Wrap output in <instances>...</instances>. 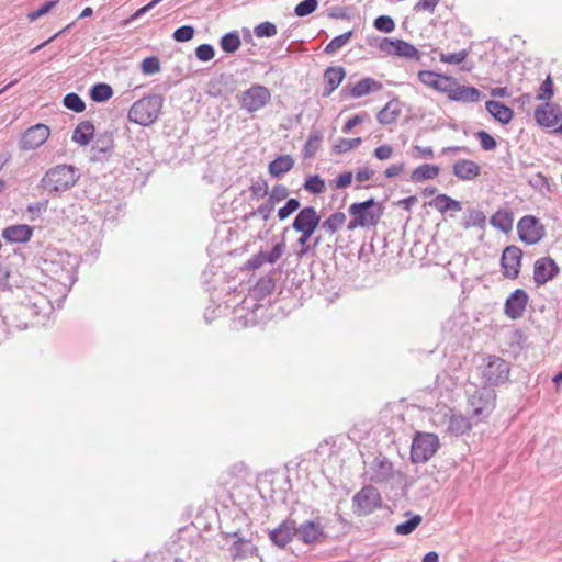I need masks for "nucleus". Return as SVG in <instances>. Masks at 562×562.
I'll return each mask as SVG.
<instances>
[{"label":"nucleus","instance_id":"412c9836","mask_svg":"<svg viewBox=\"0 0 562 562\" xmlns=\"http://www.w3.org/2000/svg\"><path fill=\"white\" fill-rule=\"evenodd\" d=\"M383 88L382 82L375 80L372 77H366L359 80L355 86L352 87H344L341 90V93L346 97H351L355 99L364 97L371 92H378L381 91Z\"/></svg>","mask_w":562,"mask_h":562},{"label":"nucleus","instance_id":"423d86ee","mask_svg":"<svg viewBox=\"0 0 562 562\" xmlns=\"http://www.w3.org/2000/svg\"><path fill=\"white\" fill-rule=\"evenodd\" d=\"M438 436L431 432L417 431L411 446V460L413 463L427 462L438 450Z\"/></svg>","mask_w":562,"mask_h":562},{"label":"nucleus","instance_id":"39448f33","mask_svg":"<svg viewBox=\"0 0 562 562\" xmlns=\"http://www.w3.org/2000/svg\"><path fill=\"white\" fill-rule=\"evenodd\" d=\"M221 533L226 539L231 538L234 540L228 548L229 557L233 561H241L258 555L259 550L257 546L252 543L251 539L246 538L239 528L232 530L222 527Z\"/></svg>","mask_w":562,"mask_h":562},{"label":"nucleus","instance_id":"9b49d317","mask_svg":"<svg viewBox=\"0 0 562 562\" xmlns=\"http://www.w3.org/2000/svg\"><path fill=\"white\" fill-rule=\"evenodd\" d=\"M378 47L385 54L414 59L417 61L420 60L422 57L420 52L413 44L404 40L383 37L379 42Z\"/></svg>","mask_w":562,"mask_h":562},{"label":"nucleus","instance_id":"2eb2a0df","mask_svg":"<svg viewBox=\"0 0 562 562\" xmlns=\"http://www.w3.org/2000/svg\"><path fill=\"white\" fill-rule=\"evenodd\" d=\"M50 131L47 125L37 123L29 127L21 136L19 147L22 150H33L43 145L49 137Z\"/></svg>","mask_w":562,"mask_h":562},{"label":"nucleus","instance_id":"ddd939ff","mask_svg":"<svg viewBox=\"0 0 562 562\" xmlns=\"http://www.w3.org/2000/svg\"><path fill=\"white\" fill-rule=\"evenodd\" d=\"M296 537L295 533V510L284 519L278 527L269 531L270 541L280 549H284Z\"/></svg>","mask_w":562,"mask_h":562},{"label":"nucleus","instance_id":"bf43d9fd","mask_svg":"<svg viewBox=\"0 0 562 562\" xmlns=\"http://www.w3.org/2000/svg\"><path fill=\"white\" fill-rule=\"evenodd\" d=\"M276 283L274 280L271 277H263L261 278L255 288V291L260 294L261 296H266L274 290Z\"/></svg>","mask_w":562,"mask_h":562},{"label":"nucleus","instance_id":"cd10ccee","mask_svg":"<svg viewBox=\"0 0 562 562\" xmlns=\"http://www.w3.org/2000/svg\"><path fill=\"white\" fill-rule=\"evenodd\" d=\"M114 147L113 134L111 132H105L97 137L94 140L91 153L92 159L100 160L104 156L109 155Z\"/></svg>","mask_w":562,"mask_h":562},{"label":"nucleus","instance_id":"5701e85b","mask_svg":"<svg viewBox=\"0 0 562 562\" xmlns=\"http://www.w3.org/2000/svg\"><path fill=\"white\" fill-rule=\"evenodd\" d=\"M452 87L449 88L448 98L451 101H458L463 103H474L481 98V92L475 87L460 86L456 78H453Z\"/></svg>","mask_w":562,"mask_h":562},{"label":"nucleus","instance_id":"338daca9","mask_svg":"<svg viewBox=\"0 0 562 562\" xmlns=\"http://www.w3.org/2000/svg\"><path fill=\"white\" fill-rule=\"evenodd\" d=\"M300 237L297 238V244L301 246L300 251L297 252L299 257H303L312 251V246L308 244V240L313 237L314 234L307 232H299Z\"/></svg>","mask_w":562,"mask_h":562},{"label":"nucleus","instance_id":"c85d7f7f","mask_svg":"<svg viewBox=\"0 0 562 562\" xmlns=\"http://www.w3.org/2000/svg\"><path fill=\"white\" fill-rule=\"evenodd\" d=\"M485 109L496 121L502 124H508L513 120L514 111L499 101H486Z\"/></svg>","mask_w":562,"mask_h":562},{"label":"nucleus","instance_id":"58836bf2","mask_svg":"<svg viewBox=\"0 0 562 562\" xmlns=\"http://www.w3.org/2000/svg\"><path fill=\"white\" fill-rule=\"evenodd\" d=\"M241 41L238 32L233 31L224 34L220 40V46L222 50L228 54H233L239 49Z\"/></svg>","mask_w":562,"mask_h":562},{"label":"nucleus","instance_id":"393cba45","mask_svg":"<svg viewBox=\"0 0 562 562\" xmlns=\"http://www.w3.org/2000/svg\"><path fill=\"white\" fill-rule=\"evenodd\" d=\"M403 103L398 98L390 100L376 114V120L381 125L395 123L402 113Z\"/></svg>","mask_w":562,"mask_h":562},{"label":"nucleus","instance_id":"f8f14e48","mask_svg":"<svg viewBox=\"0 0 562 562\" xmlns=\"http://www.w3.org/2000/svg\"><path fill=\"white\" fill-rule=\"evenodd\" d=\"M519 239L526 245L538 244L544 236V226L533 215H525L517 223Z\"/></svg>","mask_w":562,"mask_h":562},{"label":"nucleus","instance_id":"a18cd8bd","mask_svg":"<svg viewBox=\"0 0 562 562\" xmlns=\"http://www.w3.org/2000/svg\"><path fill=\"white\" fill-rule=\"evenodd\" d=\"M362 143L361 137L356 138H339L338 142L333 146L334 154H344L351 149H355Z\"/></svg>","mask_w":562,"mask_h":562},{"label":"nucleus","instance_id":"f704fd0d","mask_svg":"<svg viewBox=\"0 0 562 562\" xmlns=\"http://www.w3.org/2000/svg\"><path fill=\"white\" fill-rule=\"evenodd\" d=\"M438 175L439 167L437 165L423 164L412 171L411 179L414 182H422L428 179H434Z\"/></svg>","mask_w":562,"mask_h":562},{"label":"nucleus","instance_id":"e433bc0d","mask_svg":"<svg viewBox=\"0 0 562 562\" xmlns=\"http://www.w3.org/2000/svg\"><path fill=\"white\" fill-rule=\"evenodd\" d=\"M89 95L94 102H105L113 95V89L105 82H99L93 85L89 90Z\"/></svg>","mask_w":562,"mask_h":562},{"label":"nucleus","instance_id":"aec40b11","mask_svg":"<svg viewBox=\"0 0 562 562\" xmlns=\"http://www.w3.org/2000/svg\"><path fill=\"white\" fill-rule=\"evenodd\" d=\"M560 268L551 257L538 259L533 266V281L537 285H543L559 274Z\"/></svg>","mask_w":562,"mask_h":562},{"label":"nucleus","instance_id":"4d7b16f0","mask_svg":"<svg viewBox=\"0 0 562 562\" xmlns=\"http://www.w3.org/2000/svg\"><path fill=\"white\" fill-rule=\"evenodd\" d=\"M195 30L192 25H182L175 30L172 37L176 42H188L193 38Z\"/></svg>","mask_w":562,"mask_h":562},{"label":"nucleus","instance_id":"0e129e2a","mask_svg":"<svg viewBox=\"0 0 562 562\" xmlns=\"http://www.w3.org/2000/svg\"><path fill=\"white\" fill-rule=\"evenodd\" d=\"M475 136L484 150H493L497 145L495 138L485 131H479Z\"/></svg>","mask_w":562,"mask_h":562},{"label":"nucleus","instance_id":"f03ea898","mask_svg":"<svg viewBox=\"0 0 562 562\" xmlns=\"http://www.w3.org/2000/svg\"><path fill=\"white\" fill-rule=\"evenodd\" d=\"M351 216L347 224V229L352 232L357 228L375 227L384 214V206L376 202L374 198H369L362 202H355L348 209Z\"/></svg>","mask_w":562,"mask_h":562},{"label":"nucleus","instance_id":"4468645a","mask_svg":"<svg viewBox=\"0 0 562 562\" xmlns=\"http://www.w3.org/2000/svg\"><path fill=\"white\" fill-rule=\"evenodd\" d=\"M522 251L519 247L510 245L505 247L501 257V267L505 278H518L521 267Z\"/></svg>","mask_w":562,"mask_h":562},{"label":"nucleus","instance_id":"6e6d98bb","mask_svg":"<svg viewBox=\"0 0 562 562\" xmlns=\"http://www.w3.org/2000/svg\"><path fill=\"white\" fill-rule=\"evenodd\" d=\"M277 32V26L269 21L262 22L254 29V33L257 37H272Z\"/></svg>","mask_w":562,"mask_h":562},{"label":"nucleus","instance_id":"7ed1b4c3","mask_svg":"<svg viewBox=\"0 0 562 562\" xmlns=\"http://www.w3.org/2000/svg\"><path fill=\"white\" fill-rule=\"evenodd\" d=\"M162 104L164 98L160 94L144 97L132 104L127 117L138 125L149 126L158 120Z\"/></svg>","mask_w":562,"mask_h":562},{"label":"nucleus","instance_id":"a878e982","mask_svg":"<svg viewBox=\"0 0 562 562\" xmlns=\"http://www.w3.org/2000/svg\"><path fill=\"white\" fill-rule=\"evenodd\" d=\"M346 71L341 66H330L324 71L325 89L323 97H329L342 82Z\"/></svg>","mask_w":562,"mask_h":562},{"label":"nucleus","instance_id":"69168bd1","mask_svg":"<svg viewBox=\"0 0 562 562\" xmlns=\"http://www.w3.org/2000/svg\"><path fill=\"white\" fill-rule=\"evenodd\" d=\"M285 250V243L282 239L281 241L277 243L272 249L267 252L266 260L268 263H276L284 254Z\"/></svg>","mask_w":562,"mask_h":562},{"label":"nucleus","instance_id":"de8ad7c7","mask_svg":"<svg viewBox=\"0 0 562 562\" xmlns=\"http://www.w3.org/2000/svg\"><path fill=\"white\" fill-rule=\"evenodd\" d=\"M318 7V0H303L294 8V14L299 18L312 14Z\"/></svg>","mask_w":562,"mask_h":562},{"label":"nucleus","instance_id":"a19ab883","mask_svg":"<svg viewBox=\"0 0 562 562\" xmlns=\"http://www.w3.org/2000/svg\"><path fill=\"white\" fill-rule=\"evenodd\" d=\"M472 427L471 423L467 417H463L461 415H452L449 420V431L454 435H463L468 430H470Z\"/></svg>","mask_w":562,"mask_h":562},{"label":"nucleus","instance_id":"4c0bfd02","mask_svg":"<svg viewBox=\"0 0 562 562\" xmlns=\"http://www.w3.org/2000/svg\"><path fill=\"white\" fill-rule=\"evenodd\" d=\"M323 140V133L319 130H312L308 139L303 148L304 158L313 157L318 148L321 147V143Z\"/></svg>","mask_w":562,"mask_h":562},{"label":"nucleus","instance_id":"5fc2aeb1","mask_svg":"<svg viewBox=\"0 0 562 562\" xmlns=\"http://www.w3.org/2000/svg\"><path fill=\"white\" fill-rule=\"evenodd\" d=\"M140 69L144 75H154L160 70V60L156 56L146 57L142 64Z\"/></svg>","mask_w":562,"mask_h":562},{"label":"nucleus","instance_id":"ea45409f","mask_svg":"<svg viewBox=\"0 0 562 562\" xmlns=\"http://www.w3.org/2000/svg\"><path fill=\"white\" fill-rule=\"evenodd\" d=\"M491 224L502 232L507 233L513 227V215L507 211L499 210L491 217Z\"/></svg>","mask_w":562,"mask_h":562},{"label":"nucleus","instance_id":"680f3d73","mask_svg":"<svg viewBox=\"0 0 562 562\" xmlns=\"http://www.w3.org/2000/svg\"><path fill=\"white\" fill-rule=\"evenodd\" d=\"M268 189H269L268 182H267V180H265L262 178H259L258 180L252 181L251 186L249 187L251 194L256 198H263V196L268 195V193H269Z\"/></svg>","mask_w":562,"mask_h":562},{"label":"nucleus","instance_id":"473e14b6","mask_svg":"<svg viewBox=\"0 0 562 562\" xmlns=\"http://www.w3.org/2000/svg\"><path fill=\"white\" fill-rule=\"evenodd\" d=\"M428 204L440 213H446L448 211H461L462 209V205L459 201L445 193L438 194Z\"/></svg>","mask_w":562,"mask_h":562},{"label":"nucleus","instance_id":"f257e3e1","mask_svg":"<svg viewBox=\"0 0 562 562\" xmlns=\"http://www.w3.org/2000/svg\"><path fill=\"white\" fill-rule=\"evenodd\" d=\"M80 179L79 169L72 165L60 164L49 168L40 181L47 194L56 196L70 190Z\"/></svg>","mask_w":562,"mask_h":562},{"label":"nucleus","instance_id":"0eeeda50","mask_svg":"<svg viewBox=\"0 0 562 562\" xmlns=\"http://www.w3.org/2000/svg\"><path fill=\"white\" fill-rule=\"evenodd\" d=\"M496 393L491 386L474 387L473 393L469 394L468 404L473 416L484 418L495 407Z\"/></svg>","mask_w":562,"mask_h":562},{"label":"nucleus","instance_id":"6ab92c4d","mask_svg":"<svg viewBox=\"0 0 562 562\" xmlns=\"http://www.w3.org/2000/svg\"><path fill=\"white\" fill-rule=\"evenodd\" d=\"M529 303V295L524 289H516L506 299L504 304V314L510 319L522 317Z\"/></svg>","mask_w":562,"mask_h":562},{"label":"nucleus","instance_id":"f3484780","mask_svg":"<svg viewBox=\"0 0 562 562\" xmlns=\"http://www.w3.org/2000/svg\"><path fill=\"white\" fill-rule=\"evenodd\" d=\"M394 476L393 463L383 456L378 454L369 467V480L375 484L389 482Z\"/></svg>","mask_w":562,"mask_h":562},{"label":"nucleus","instance_id":"1a4fd4ad","mask_svg":"<svg viewBox=\"0 0 562 562\" xmlns=\"http://www.w3.org/2000/svg\"><path fill=\"white\" fill-rule=\"evenodd\" d=\"M271 101L270 90L259 83L252 85L238 95L240 109L248 113H255L263 109Z\"/></svg>","mask_w":562,"mask_h":562},{"label":"nucleus","instance_id":"bb28decb","mask_svg":"<svg viewBox=\"0 0 562 562\" xmlns=\"http://www.w3.org/2000/svg\"><path fill=\"white\" fill-rule=\"evenodd\" d=\"M453 175L462 181H471L480 175V166L470 159H459L452 166Z\"/></svg>","mask_w":562,"mask_h":562},{"label":"nucleus","instance_id":"774afa93","mask_svg":"<svg viewBox=\"0 0 562 562\" xmlns=\"http://www.w3.org/2000/svg\"><path fill=\"white\" fill-rule=\"evenodd\" d=\"M274 210V204H272L270 201L267 200V202L260 204L251 214L250 216L259 215L262 217L263 221H268L270 217V214Z\"/></svg>","mask_w":562,"mask_h":562},{"label":"nucleus","instance_id":"13d9d810","mask_svg":"<svg viewBox=\"0 0 562 562\" xmlns=\"http://www.w3.org/2000/svg\"><path fill=\"white\" fill-rule=\"evenodd\" d=\"M467 49H461L457 53H441L439 56V59L441 63L451 64V65H458L461 64L468 56Z\"/></svg>","mask_w":562,"mask_h":562},{"label":"nucleus","instance_id":"7c9ffc66","mask_svg":"<svg viewBox=\"0 0 562 562\" xmlns=\"http://www.w3.org/2000/svg\"><path fill=\"white\" fill-rule=\"evenodd\" d=\"M294 166V159L290 155H281L270 161L268 171L273 178H281Z\"/></svg>","mask_w":562,"mask_h":562},{"label":"nucleus","instance_id":"c03bdc74","mask_svg":"<svg viewBox=\"0 0 562 562\" xmlns=\"http://www.w3.org/2000/svg\"><path fill=\"white\" fill-rule=\"evenodd\" d=\"M303 188L312 194H322L326 191L325 181L318 175L307 177Z\"/></svg>","mask_w":562,"mask_h":562},{"label":"nucleus","instance_id":"3c124183","mask_svg":"<svg viewBox=\"0 0 562 562\" xmlns=\"http://www.w3.org/2000/svg\"><path fill=\"white\" fill-rule=\"evenodd\" d=\"M528 184L535 190L544 194L543 190L547 189L548 192H552V189L549 184L548 178L542 173H537L528 179Z\"/></svg>","mask_w":562,"mask_h":562},{"label":"nucleus","instance_id":"09e8293b","mask_svg":"<svg viewBox=\"0 0 562 562\" xmlns=\"http://www.w3.org/2000/svg\"><path fill=\"white\" fill-rule=\"evenodd\" d=\"M373 26L383 33H391L395 30V22L390 15H379L373 21Z\"/></svg>","mask_w":562,"mask_h":562},{"label":"nucleus","instance_id":"49530a36","mask_svg":"<svg viewBox=\"0 0 562 562\" xmlns=\"http://www.w3.org/2000/svg\"><path fill=\"white\" fill-rule=\"evenodd\" d=\"M301 202L296 198L288 199L285 204L278 210V218L280 221L286 220L294 212L300 211Z\"/></svg>","mask_w":562,"mask_h":562},{"label":"nucleus","instance_id":"c756f323","mask_svg":"<svg viewBox=\"0 0 562 562\" xmlns=\"http://www.w3.org/2000/svg\"><path fill=\"white\" fill-rule=\"evenodd\" d=\"M94 131L91 121H82L72 131L71 139L81 146H87L93 139Z\"/></svg>","mask_w":562,"mask_h":562},{"label":"nucleus","instance_id":"72a5a7b5","mask_svg":"<svg viewBox=\"0 0 562 562\" xmlns=\"http://www.w3.org/2000/svg\"><path fill=\"white\" fill-rule=\"evenodd\" d=\"M486 225V216L484 212L476 209H469L467 211L463 221L461 222V226L464 229H469L471 227L484 228Z\"/></svg>","mask_w":562,"mask_h":562},{"label":"nucleus","instance_id":"8fccbe9b","mask_svg":"<svg viewBox=\"0 0 562 562\" xmlns=\"http://www.w3.org/2000/svg\"><path fill=\"white\" fill-rule=\"evenodd\" d=\"M554 94L553 81L550 76H548L542 83L540 85L539 92L537 94V100H542L549 102V100Z\"/></svg>","mask_w":562,"mask_h":562},{"label":"nucleus","instance_id":"a211bd4d","mask_svg":"<svg viewBox=\"0 0 562 562\" xmlns=\"http://www.w3.org/2000/svg\"><path fill=\"white\" fill-rule=\"evenodd\" d=\"M561 119L562 108L557 103L544 102L535 109V120L541 127H554Z\"/></svg>","mask_w":562,"mask_h":562},{"label":"nucleus","instance_id":"2f4dec72","mask_svg":"<svg viewBox=\"0 0 562 562\" xmlns=\"http://www.w3.org/2000/svg\"><path fill=\"white\" fill-rule=\"evenodd\" d=\"M346 220L347 217L344 212L336 211L333 214H330L326 220H321L319 227L326 234L334 235L339 229L342 228L344 224L346 223Z\"/></svg>","mask_w":562,"mask_h":562},{"label":"nucleus","instance_id":"dca6fc26","mask_svg":"<svg viewBox=\"0 0 562 562\" xmlns=\"http://www.w3.org/2000/svg\"><path fill=\"white\" fill-rule=\"evenodd\" d=\"M321 224V215L314 206L301 209L292 222L295 232H307L314 234Z\"/></svg>","mask_w":562,"mask_h":562},{"label":"nucleus","instance_id":"4be33fe9","mask_svg":"<svg viewBox=\"0 0 562 562\" xmlns=\"http://www.w3.org/2000/svg\"><path fill=\"white\" fill-rule=\"evenodd\" d=\"M417 76L425 86L443 93H448L450 91L449 88L452 87L451 83H453V77L440 75L431 70H420Z\"/></svg>","mask_w":562,"mask_h":562},{"label":"nucleus","instance_id":"b1692460","mask_svg":"<svg viewBox=\"0 0 562 562\" xmlns=\"http://www.w3.org/2000/svg\"><path fill=\"white\" fill-rule=\"evenodd\" d=\"M33 235V227L26 224H16L5 227L2 237L9 243H27Z\"/></svg>","mask_w":562,"mask_h":562},{"label":"nucleus","instance_id":"c9c22d12","mask_svg":"<svg viewBox=\"0 0 562 562\" xmlns=\"http://www.w3.org/2000/svg\"><path fill=\"white\" fill-rule=\"evenodd\" d=\"M405 516L409 518L396 525L394 529L397 535H411L423 521V517L419 514H412V512H406Z\"/></svg>","mask_w":562,"mask_h":562},{"label":"nucleus","instance_id":"864d4df0","mask_svg":"<svg viewBox=\"0 0 562 562\" xmlns=\"http://www.w3.org/2000/svg\"><path fill=\"white\" fill-rule=\"evenodd\" d=\"M352 177L353 175L351 171L339 173L335 179L329 181V187L333 190L345 189L351 184Z\"/></svg>","mask_w":562,"mask_h":562},{"label":"nucleus","instance_id":"37998d69","mask_svg":"<svg viewBox=\"0 0 562 562\" xmlns=\"http://www.w3.org/2000/svg\"><path fill=\"white\" fill-rule=\"evenodd\" d=\"M353 31H347L340 35L335 36L324 48V53L331 55L346 45L352 37Z\"/></svg>","mask_w":562,"mask_h":562},{"label":"nucleus","instance_id":"6e6552de","mask_svg":"<svg viewBox=\"0 0 562 562\" xmlns=\"http://www.w3.org/2000/svg\"><path fill=\"white\" fill-rule=\"evenodd\" d=\"M382 507V497L376 487L363 486L352 497V509L357 516H368Z\"/></svg>","mask_w":562,"mask_h":562},{"label":"nucleus","instance_id":"052dcab7","mask_svg":"<svg viewBox=\"0 0 562 562\" xmlns=\"http://www.w3.org/2000/svg\"><path fill=\"white\" fill-rule=\"evenodd\" d=\"M58 3V0H50L44 2L38 9L30 12L27 14V18L31 22L40 19L41 16L47 14L56 4Z\"/></svg>","mask_w":562,"mask_h":562},{"label":"nucleus","instance_id":"e2e57ef3","mask_svg":"<svg viewBox=\"0 0 562 562\" xmlns=\"http://www.w3.org/2000/svg\"><path fill=\"white\" fill-rule=\"evenodd\" d=\"M215 55V49L211 44H201L195 48V56L201 61H209Z\"/></svg>","mask_w":562,"mask_h":562},{"label":"nucleus","instance_id":"603ef678","mask_svg":"<svg viewBox=\"0 0 562 562\" xmlns=\"http://www.w3.org/2000/svg\"><path fill=\"white\" fill-rule=\"evenodd\" d=\"M289 193L290 191L284 184H276L270 193H268V201L276 205L277 203L288 199Z\"/></svg>","mask_w":562,"mask_h":562},{"label":"nucleus","instance_id":"20e7f679","mask_svg":"<svg viewBox=\"0 0 562 562\" xmlns=\"http://www.w3.org/2000/svg\"><path fill=\"white\" fill-rule=\"evenodd\" d=\"M322 517L316 515L313 518L300 520L295 514V533L304 544H315L326 539L325 525Z\"/></svg>","mask_w":562,"mask_h":562},{"label":"nucleus","instance_id":"79ce46f5","mask_svg":"<svg viewBox=\"0 0 562 562\" xmlns=\"http://www.w3.org/2000/svg\"><path fill=\"white\" fill-rule=\"evenodd\" d=\"M63 105L76 113H81L86 110V103L81 97L76 92H69L65 94L63 99Z\"/></svg>","mask_w":562,"mask_h":562},{"label":"nucleus","instance_id":"9d476101","mask_svg":"<svg viewBox=\"0 0 562 562\" xmlns=\"http://www.w3.org/2000/svg\"><path fill=\"white\" fill-rule=\"evenodd\" d=\"M509 371V363L506 360L497 356H488L482 374L487 386L493 387L505 383L508 380Z\"/></svg>","mask_w":562,"mask_h":562}]
</instances>
